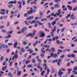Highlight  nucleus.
Masks as SVG:
<instances>
[{
	"instance_id": "4d7b16f0",
	"label": "nucleus",
	"mask_w": 77,
	"mask_h": 77,
	"mask_svg": "<svg viewBox=\"0 0 77 77\" xmlns=\"http://www.w3.org/2000/svg\"><path fill=\"white\" fill-rule=\"evenodd\" d=\"M1 60V61H2L3 60V57L2 56L1 57V59L0 58V60Z\"/></svg>"
},
{
	"instance_id": "37998d69",
	"label": "nucleus",
	"mask_w": 77,
	"mask_h": 77,
	"mask_svg": "<svg viewBox=\"0 0 77 77\" xmlns=\"http://www.w3.org/2000/svg\"><path fill=\"white\" fill-rule=\"evenodd\" d=\"M57 62V60H55L52 61V63H55V62Z\"/></svg>"
},
{
	"instance_id": "0e129e2a",
	"label": "nucleus",
	"mask_w": 77,
	"mask_h": 77,
	"mask_svg": "<svg viewBox=\"0 0 77 77\" xmlns=\"http://www.w3.org/2000/svg\"><path fill=\"white\" fill-rule=\"evenodd\" d=\"M45 30L46 32H50V30L48 29H47V28H45Z\"/></svg>"
},
{
	"instance_id": "6ab92c4d",
	"label": "nucleus",
	"mask_w": 77,
	"mask_h": 77,
	"mask_svg": "<svg viewBox=\"0 0 77 77\" xmlns=\"http://www.w3.org/2000/svg\"><path fill=\"white\" fill-rule=\"evenodd\" d=\"M12 6H13L12 4H9L8 5V7L9 8H12Z\"/></svg>"
},
{
	"instance_id": "8fccbe9b",
	"label": "nucleus",
	"mask_w": 77,
	"mask_h": 77,
	"mask_svg": "<svg viewBox=\"0 0 77 77\" xmlns=\"http://www.w3.org/2000/svg\"><path fill=\"white\" fill-rule=\"evenodd\" d=\"M52 52H54L55 51V49L53 48H52Z\"/></svg>"
},
{
	"instance_id": "c9c22d12",
	"label": "nucleus",
	"mask_w": 77,
	"mask_h": 77,
	"mask_svg": "<svg viewBox=\"0 0 77 77\" xmlns=\"http://www.w3.org/2000/svg\"><path fill=\"white\" fill-rule=\"evenodd\" d=\"M40 56L42 57H44V54L42 53L40 54Z\"/></svg>"
},
{
	"instance_id": "79ce46f5",
	"label": "nucleus",
	"mask_w": 77,
	"mask_h": 77,
	"mask_svg": "<svg viewBox=\"0 0 77 77\" xmlns=\"http://www.w3.org/2000/svg\"><path fill=\"white\" fill-rule=\"evenodd\" d=\"M21 51L22 52V53H24V52H25V51L23 48H22Z\"/></svg>"
},
{
	"instance_id": "5fc2aeb1",
	"label": "nucleus",
	"mask_w": 77,
	"mask_h": 77,
	"mask_svg": "<svg viewBox=\"0 0 77 77\" xmlns=\"http://www.w3.org/2000/svg\"><path fill=\"white\" fill-rule=\"evenodd\" d=\"M0 14H2V15H5V13L2 11L0 12Z\"/></svg>"
},
{
	"instance_id": "ea45409f",
	"label": "nucleus",
	"mask_w": 77,
	"mask_h": 77,
	"mask_svg": "<svg viewBox=\"0 0 77 77\" xmlns=\"http://www.w3.org/2000/svg\"><path fill=\"white\" fill-rule=\"evenodd\" d=\"M30 63V61H28V60L26 61L25 62L26 65H27V64H28V63Z\"/></svg>"
},
{
	"instance_id": "f8f14e48",
	"label": "nucleus",
	"mask_w": 77,
	"mask_h": 77,
	"mask_svg": "<svg viewBox=\"0 0 77 77\" xmlns=\"http://www.w3.org/2000/svg\"><path fill=\"white\" fill-rule=\"evenodd\" d=\"M48 3H46L44 5V6L45 9H47V8H48V6L47 5L46 6H45L47 5H48Z\"/></svg>"
},
{
	"instance_id": "393cba45",
	"label": "nucleus",
	"mask_w": 77,
	"mask_h": 77,
	"mask_svg": "<svg viewBox=\"0 0 77 77\" xmlns=\"http://www.w3.org/2000/svg\"><path fill=\"white\" fill-rule=\"evenodd\" d=\"M8 76H10V77H12V75H11V72H9L8 73Z\"/></svg>"
},
{
	"instance_id": "49530a36",
	"label": "nucleus",
	"mask_w": 77,
	"mask_h": 77,
	"mask_svg": "<svg viewBox=\"0 0 77 77\" xmlns=\"http://www.w3.org/2000/svg\"><path fill=\"white\" fill-rule=\"evenodd\" d=\"M50 70L48 68L47 69V74H48V73L50 72Z\"/></svg>"
},
{
	"instance_id": "9b49d317",
	"label": "nucleus",
	"mask_w": 77,
	"mask_h": 77,
	"mask_svg": "<svg viewBox=\"0 0 77 77\" xmlns=\"http://www.w3.org/2000/svg\"><path fill=\"white\" fill-rule=\"evenodd\" d=\"M36 23H38V25H39V26H41L42 25H43V23H41V22L38 21V20H37L36 21Z\"/></svg>"
},
{
	"instance_id": "9d476101",
	"label": "nucleus",
	"mask_w": 77,
	"mask_h": 77,
	"mask_svg": "<svg viewBox=\"0 0 77 77\" xmlns=\"http://www.w3.org/2000/svg\"><path fill=\"white\" fill-rule=\"evenodd\" d=\"M17 45H18V43L17 42H15L14 43V47L15 48H17Z\"/></svg>"
},
{
	"instance_id": "a211bd4d",
	"label": "nucleus",
	"mask_w": 77,
	"mask_h": 77,
	"mask_svg": "<svg viewBox=\"0 0 77 77\" xmlns=\"http://www.w3.org/2000/svg\"><path fill=\"white\" fill-rule=\"evenodd\" d=\"M32 18H33V16H31V17H28L26 18V20H31V19H32Z\"/></svg>"
},
{
	"instance_id": "338daca9",
	"label": "nucleus",
	"mask_w": 77,
	"mask_h": 77,
	"mask_svg": "<svg viewBox=\"0 0 77 77\" xmlns=\"http://www.w3.org/2000/svg\"><path fill=\"white\" fill-rule=\"evenodd\" d=\"M27 75H28V74H24L23 75V77H26V76H27Z\"/></svg>"
},
{
	"instance_id": "20e7f679",
	"label": "nucleus",
	"mask_w": 77,
	"mask_h": 77,
	"mask_svg": "<svg viewBox=\"0 0 77 77\" xmlns=\"http://www.w3.org/2000/svg\"><path fill=\"white\" fill-rule=\"evenodd\" d=\"M58 13H56V14L57 15V16H59V15L61 14V10L60 9L58 10Z\"/></svg>"
},
{
	"instance_id": "e433bc0d",
	"label": "nucleus",
	"mask_w": 77,
	"mask_h": 77,
	"mask_svg": "<svg viewBox=\"0 0 77 77\" xmlns=\"http://www.w3.org/2000/svg\"><path fill=\"white\" fill-rule=\"evenodd\" d=\"M72 70V69H70L69 68H68V71H69V72H71V71Z\"/></svg>"
},
{
	"instance_id": "de8ad7c7",
	"label": "nucleus",
	"mask_w": 77,
	"mask_h": 77,
	"mask_svg": "<svg viewBox=\"0 0 77 77\" xmlns=\"http://www.w3.org/2000/svg\"><path fill=\"white\" fill-rule=\"evenodd\" d=\"M13 63V62L12 61L10 63L9 65H10V66H12V65Z\"/></svg>"
},
{
	"instance_id": "6e6d98bb",
	"label": "nucleus",
	"mask_w": 77,
	"mask_h": 77,
	"mask_svg": "<svg viewBox=\"0 0 77 77\" xmlns=\"http://www.w3.org/2000/svg\"><path fill=\"white\" fill-rule=\"evenodd\" d=\"M23 45H26V44H27V42H23Z\"/></svg>"
},
{
	"instance_id": "603ef678",
	"label": "nucleus",
	"mask_w": 77,
	"mask_h": 77,
	"mask_svg": "<svg viewBox=\"0 0 77 77\" xmlns=\"http://www.w3.org/2000/svg\"><path fill=\"white\" fill-rule=\"evenodd\" d=\"M14 57H15V59H17L18 58V56L17 55V54H15L14 55Z\"/></svg>"
},
{
	"instance_id": "aec40b11",
	"label": "nucleus",
	"mask_w": 77,
	"mask_h": 77,
	"mask_svg": "<svg viewBox=\"0 0 77 77\" xmlns=\"http://www.w3.org/2000/svg\"><path fill=\"white\" fill-rule=\"evenodd\" d=\"M8 36H5V38L8 39V38H11V36L10 35L8 34Z\"/></svg>"
},
{
	"instance_id": "f03ea898",
	"label": "nucleus",
	"mask_w": 77,
	"mask_h": 77,
	"mask_svg": "<svg viewBox=\"0 0 77 77\" xmlns=\"http://www.w3.org/2000/svg\"><path fill=\"white\" fill-rule=\"evenodd\" d=\"M50 55L52 57H53L54 58H55V57H57V54H54L53 53H51Z\"/></svg>"
},
{
	"instance_id": "5701e85b",
	"label": "nucleus",
	"mask_w": 77,
	"mask_h": 77,
	"mask_svg": "<svg viewBox=\"0 0 77 77\" xmlns=\"http://www.w3.org/2000/svg\"><path fill=\"white\" fill-rule=\"evenodd\" d=\"M36 30H35L33 31V34L32 33V35H33V36H32V38H33V36H34V35H35V33H36Z\"/></svg>"
},
{
	"instance_id": "7c9ffc66",
	"label": "nucleus",
	"mask_w": 77,
	"mask_h": 77,
	"mask_svg": "<svg viewBox=\"0 0 77 77\" xmlns=\"http://www.w3.org/2000/svg\"><path fill=\"white\" fill-rule=\"evenodd\" d=\"M10 23H9V22H7V23H6V25L7 27H9V26L10 25Z\"/></svg>"
},
{
	"instance_id": "ddd939ff",
	"label": "nucleus",
	"mask_w": 77,
	"mask_h": 77,
	"mask_svg": "<svg viewBox=\"0 0 77 77\" xmlns=\"http://www.w3.org/2000/svg\"><path fill=\"white\" fill-rule=\"evenodd\" d=\"M67 8L69 9V10L72 11V7L69 5H67Z\"/></svg>"
},
{
	"instance_id": "c03bdc74",
	"label": "nucleus",
	"mask_w": 77,
	"mask_h": 77,
	"mask_svg": "<svg viewBox=\"0 0 77 77\" xmlns=\"http://www.w3.org/2000/svg\"><path fill=\"white\" fill-rule=\"evenodd\" d=\"M4 28H5V26L4 25H2L0 26V29H3Z\"/></svg>"
},
{
	"instance_id": "39448f33",
	"label": "nucleus",
	"mask_w": 77,
	"mask_h": 77,
	"mask_svg": "<svg viewBox=\"0 0 77 77\" xmlns=\"http://www.w3.org/2000/svg\"><path fill=\"white\" fill-rule=\"evenodd\" d=\"M27 29H28V28L27 27H24L22 30V33H23V32H24V30H27Z\"/></svg>"
},
{
	"instance_id": "13d9d810",
	"label": "nucleus",
	"mask_w": 77,
	"mask_h": 77,
	"mask_svg": "<svg viewBox=\"0 0 77 77\" xmlns=\"http://www.w3.org/2000/svg\"><path fill=\"white\" fill-rule=\"evenodd\" d=\"M56 42L57 44H60V42H59V40H57L56 41Z\"/></svg>"
},
{
	"instance_id": "1a4fd4ad",
	"label": "nucleus",
	"mask_w": 77,
	"mask_h": 77,
	"mask_svg": "<svg viewBox=\"0 0 77 77\" xmlns=\"http://www.w3.org/2000/svg\"><path fill=\"white\" fill-rule=\"evenodd\" d=\"M24 23H25V24L26 25V26H28L29 25V23H30V21H29L28 22V23H27L26 21H25Z\"/></svg>"
},
{
	"instance_id": "09e8293b",
	"label": "nucleus",
	"mask_w": 77,
	"mask_h": 77,
	"mask_svg": "<svg viewBox=\"0 0 77 77\" xmlns=\"http://www.w3.org/2000/svg\"><path fill=\"white\" fill-rule=\"evenodd\" d=\"M65 30V28L64 27L63 28V29H62V32H64V30Z\"/></svg>"
},
{
	"instance_id": "774afa93",
	"label": "nucleus",
	"mask_w": 77,
	"mask_h": 77,
	"mask_svg": "<svg viewBox=\"0 0 77 77\" xmlns=\"http://www.w3.org/2000/svg\"><path fill=\"white\" fill-rule=\"evenodd\" d=\"M73 70H75L76 71L77 70V66L75 67L74 69Z\"/></svg>"
},
{
	"instance_id": "e2e57ef3",
	"label": "nucleus",
	"mask_w": 77,
	"mask_h": 77,
	"mask_svg": "<svg viewBox=\"0 0 77 77\" xmlns=\"http://www.w3.org/2000/svg\"><path fill=\"white\" fill-rule=\"evenodd\" d=\"M59 26H60V27H63V24H60L59 25Z\"/></svg>"
},
{
	"instance_id": "bb28decb",
	"label": "nucleus",
	"mask_w": 77,
	"mask_h": 77,
	"mask_svg": "<svg viewBox=\"0 0 77 77\" xmlns=\"http://www.w3.org/2000/svg\"><path fill=\"white\" fill-rule=\"evenodd\" d=\"M38 62H39V63H41L42 62V61H41V60L40 59V58L38 59L37 60Z\"/></svg>"
},
{
	"instance_id": "4c0bfd02",
	"label": "nucleus",
	"mask_w": 77,
	"mask_h": 77,
	"mask_svg": "<svg viewBox=\"0 0 77 77\" xmlns=\"http://www.w3.org/2000/svg\"><path fill=\"white\" fill-rule=\"evenodd\" d=\"M77 9V7H75V8H74L73 10V11H76Z\"/></svg>"
},
{
	"instance_id": "cd10ccee",
	"label": "nucleus",
	"mask_w": 77,
	"mask_h": 77,
	"mask_svg": "<svg viewBox=\"0 0 77 77\" xmlns=\"http://www.w3.org/2000/svg\"><path fill=\"white\" fill-rule=\"evenodd\" d=\"M29 67H30L31 68H33V65H32L29 64L27 66L28 68H29Z\"/></svg>"
},
{
	"instance_id": "f704fd0d",
	"label": "nucleus",
	"mask_w": 77,
	"mask_h": 77,
	"mask_svg": "<svg viewBox=\"0 0 77 77\" xmlns=\"http://www.w3.org/2000/svg\"><path fill=\"white\" fill-rule=\"evenodd\" d=\"M33 13V12L32 11L30 10V11H29L28 12V14H32Z\"/></svg>"
},
{
	"instance_id": "423d86ee",
	"label": "nucleus",
	"mask_w": 77,
	"mask_h": 77,
	"mask_svg": "<svg viewBox=\"0 0 77 77\" xmlns=\"http://www.w3.org/2000/svg\"><path fill=\"white\" fill-rule=\"evenodd\" d=\"M29 36H31V38H33V35H32V33H29L28 35H26V37H28Z\"/></svg>"
},
{
	"instance_id": "4be33fe9",
	"label": "nucleus",
	"mask_w": 77,
	"mask_h": 77,
	"mask_svg": "<svg viewBox=\"0 0 77 77\" xmlns=\"http://www.w3.org/2000/svg\"><path fill=\"white\" fill-rule=\"evenodd\" d=\"M7 61H5L3 62V65L4 66H5V65H7Z\"/></svg>"
},
{
	"instance_id": "a878e982",
	"label": "nucleus",
	"mask_w": 77,
	"mask_h": 77,
	"mask_svg": "<svg viewBox=\"0 0 77 77\" xmlns=\"http://www.w3.org/2000/svg\"><path fill=\"white\" fill-rule=\"evenodd\" d=\"M23 16L25 17H28V14L27 13H25Z\"/></svg>"
},
{
	"instance_id": "69168bd1",
	"label": "nucleus",
	"mask_w": 77,
	"mask_h": 77,
	"mask_svg": "<svg viewBox=\"0 0 77 77\" xmlns=\"http://www.w3.org/2000/svg\"><path fill=\"white\" fill-rule=\"evenodd\" d=\"M70 63H67V66H70Z\"/></svg>"
},
{
	"instance_id": "c756f323",
	"label": "nucleus",
	"mask_w": 77,
	"mask_h": 77,
	"mask_svg": "<svg viewBox=\"0 0 77 77\" xmlns=\"http://www.w3.org/2000/svg\"><path fill=\"white\" fill-rule=\"evenodd\" d=\"M77 24L76 23H72L70 24V26H75V25H77Z\"/></svg>"
},
{
	"instance_id": "bf43d9fd",
	"label": "nucleus",
	"mask_w": 77,
	"mask_h": 77,
	"mask_svg": "<svg viewBox=\"0 0 77 77\" xmlns=\"http://www.w3.org/2000/svg\"><path fill=\"white\" fill-rule=\"evenodd\" d=\"M37 54H36L35 53H33L32 54H31L32 55H36Z\"/></svg>"
},
{
	"instance_id": "0eeeda50",
	"label": "nucleus",
	"mask_w": 77,
	"mask_h": 77,
	"mask_svg": "<svg viewBox=\"0 0 77 77\" xmlns=\"http://www.w3.org/2000/svg\"><path fill=\"white\" fill-rule=\"evenodd\" d=\"M21 73V71H19V70H18L17 72V75L18 76L20 75Z\"/></svg>"
},
{
	"instance_id": "b1692460",
	"label": "nucleus",
	"mask_w": 77,
	"mask_h": 77,
	"mask_svg": "<svg viewBox=\"0 0 77 77\" xmlns=\"http://www.w3.org/2000/svg\"><path fill=\"white\" fill-rule=\"evenodd\" d=\"M22 2L23 3V6H24L26 4V2H25V1L24 0H22Z\"/></svg>"
},
{
	"instance_id": "7ed1b4c3",
	"label": "nucleus",
	"mask_w": 77,
	"mask_h": 77,
	"mask_svg": "<svg viewBox=\"0 0 77 77\" xmlns=\"http://www.w3.org/2000/svg\"><path fill=\"white\" fill-rule=\"evenodd\" d=\"M40 36H39V37H44V36H45V34H44V32H40Z\"/></svg>"
},
{
	"instance_id": "a18cd8bd",
	"label": "nucleus",
	"mask_w": 77,
	"mask_h": 77,
	"mask_svg": "<svg viewBox=\"0 0 77 77\" xmlns=\"http://www.w3.org/2000/svg\"><path fill=\"white\" fill-rule=\"evenodd\" d=\"M52 40L53 41H55V40H56V37H54L52 38Z\"/></svg>"
},
{
	"instance_id": "6e6552de",
	"label": "nucleus",
	"mask_w": 77,
	"mask_h": 77,
	"mask_svg": "<svg viewBox=\"0 0 77 77\" xmlns=\"http://www.w3.org/2000/svg\"><path fill=\"white\" fill-rule=\"evenodd\" d=\"M16 0H14V1H10L8 3V4H10V3H15L16 4Z\"/></svg>"
},
{
	"instance_id": "473e14b6",
	"label": "nucleus",
	"mask_w": 77,
	"mask_h": 77,
	"mask_svg": "<svg viewBox=\"0 0 77 77\" xmlns=\"http://www.w3.org/2000/svg\"><path fill=\"white\" fill-rule=\"evenodd\" d=\"M74 16V14H72L70 16V18H72Z\"/></svg>"
},
{
	"instance_id": "c85d7f7f",
	"label": "nucleus",
	"mask_w": 77,
	"mask_h": 77,
	"mask_svg": "<svg viewBox=\"0 0 77 77\" xmlns=\"http://www.w3.org/2000/svg\"><path fill=\"white\" fill-rule=\"evenodd\" d=\"M2 33H6V30L2 29Z\"/></svg>"
},
{
	"instance_id": "f257e3e1",
	"label": "nucleus",
	"mask_w": 77,
	"mask_h": 77,
	"mask_svg": "<svg viewBox=\"0 0 77 77\" xmlns=\"http://www.w3.org/2000/svg\"><path fill=\"white\" fill-rule=\"evenodd\" d=\"M65 71L66 69H65L64 68H61V69H60L59 71L58 74L59 77H60L62 75V74L63 73V72L61 71Z\"/></svg>"
},
{
	"instance_id": "dca6fc26",
	"label": "nucleus",
	"mask_w": 77,
	"mask_h": 77,
	"mask_svg": "<svg viewBox=\"0 0 77 77\" xmlns=\"http://www.w3.org/2000/svg\"><path fill=\"white\" fill-rule=\"evenodd\" d=\"M8 66H6L5 67H4L2 68V71H5L7 69Z\"/></svg>"
},
{
	"instance_id": "72a5a7b5",
	"label": "nucleus",
	"mask_w": 77,
	"mask_h": 77,
	"mask_svg": "<svg viewBox=\"0 0 77 77\" xmlns=\"http://www.w3.org/2000/svg\"><path fill=\"white\" fill-rule=\"evenodd\" d=\"M56 21H54L53 22L51 23V24L52 25V26H54V24H56Z\"/></svg>"
},
{
	"instance_id": "58836bf2",
	"label": "nucleus",
	"mask_w": 77,
	"mask_h": 77,
	"mask_svg": "<svg viewBox=\"0 0 77 77\" xmlns=\"http://www.w3.org/2000/svg\"><path fill=\"white\" fill-rule=\"evenodd\" d=\"M12 32H13V31H11L10 32H7V34H11Z\"/></svg>"
},
{
	"instance_id": "f3484780",
	"label": "nucleus",
	"mask_w": 77,
	"mask_h": 77,
	"mask_svg": "<svg viewBox=\"0 0 77 77\" xmlns=\"http://www.w3.org/2000/svg\"><path fill=\"white\" fill-rule=\"evenodd\" d=\"M54 6L55 8H59V5L57 4H55Z\"/></svg>"
},
{
	"instance_id": "864d4df0",
	"label": "nucleus",
	"mask_w": 77,
	"mask_h": 77,
	"mask_svg": "<svg viewBox=\"0 0 77 77\" xmlns=\"http://www.w3.org/2000/svg\"><path fill=\"white\" fill-rule=\"evenodd\" d=\"M72 3H76V2H77V1L76 0H73L72 1Z\"/></svg>"
},
{
	"instance_id": "412c9836",
	"label": "nucleus",
	"mask_w": 77,
	"mask_h": 77,
	"mask_svg": "<svg viewBox=\"0 0 77 77\" xmlns=\"http://www.w3.org/2000/svg\"><path fill=\"white\" fill-rule=\"evenodd\" d=\"M33 23H36V22L35 20H33L30 23V24H33Z\"/></svg>"
},
{
	"instance_id": "3c124183",
	"label": "nucleus",
	"mask_w": 77,
	"mask_h": 77,
	"mask_svg": "<svg viewBox=\"0 0 77 77\" xmlns=\"http://www.w3.org/2000/svg\"><path fill=\"white\" fill-rule=\"evenodd\" d=\"M32 61L33 63H35V59H32Z\"/></svg>"
},
{
	"instance_id": "a19ab883",
	"label": "nucleus",
	"mask_w": 77,
	"mask_h": 77,
	"mask_svg": "<svg viewBox=\"0 0 77 77\" xmlns=\"http://www.w3.org/2000/svg\"><path fill=\"white\" fill-rule=\"evenodd\" d=\"M71 57H73V58H74V57H75V55L73 54H71Z\"/></svg>"
},
{
	"instance_id": "2f4dec72",
	"label": "nucleus",
	"mask_w": 77,
	"mask_h": 77,
	"mask_svg": "<svg viewBox=\"0 0 77 77\" xmlns=\"http://www.w3.org/2000/svg\"><path fill=\"white\" fill-rule=\"evenodd\" d=\"M45 72V71H42V72H41V75H42V76H43L44 75V73Z\"/></svg>"
},
{
	"instance_id": "4468645a",
	"label": "nucleus",
	"mask_w": 77,
	"mask_h": 77,
	"mask_svg": "<svg viewBox=\"0 0 77 77\" xmlns=\"http://www.w3.org/2000/svg\"><path fill=\"white\" fill-rule=\"evenodd\" d=\"M51 16H54V17H57L56 14H54V13H52L51 15Z\"/></svg>"
},
{
	"instance_id": "680f3d73",
	"label": "nucleus",
	"mask_w": 77,
	"mask_h": 77,
	"mask_svg": "<svg viewBox=\"0 0 77 77\" xmlns=\"http://www.w3.org/2000/svg\"><path fill=\"white\" fill-rule=\"evenodd\" d=\"M2 47L3 48H5V45L4 44H3L2 45Z\"/></svg>"
},
{
	"instance_id": "052dcab7",
	"label": "nucleus",
	"mask_w": 77,
	"mask_h": 77,
	"mask_svg": "<svg viewBox=\"0 0 77 77\" xmlns=\"http://www.w3.org/2000/svg\"><path fill=\"white\" fill-rule=\"evenodd\" d=\"M65 57V55H62V56H60V57L61 58H63V57Z\"/></svg>"
},
{
	"instance_id": "2eb2a0df",
	"label": "nucleus",
	"mask_w": 77,
	"mask_h": 77,
	"mask_svg": "<svg viewBox=\"0 0 77 77\" xmlns=\"http://www.w3.org/2000/svg\"><path fill=\"white\" fill-rule=\"evenodd\" d=\"M45 50V48H43L42 49H41V52L42 53H45V51H44Z\"/></svg>"
}]
</instances>
